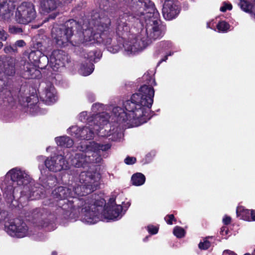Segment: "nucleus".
<instances>
[{"instance_id":"nucleus-17","label":"nucleus","mask_w":255,"mask_h":255,"mask_svg":"<svg viewBox=\"0 0 255 255\" xmlns=\"http://www.w3.org/2000/svg\"><path fill=\"white\" fill-rule=\"evenodd\" d=\"M57 2V0H40V8L43 12H50L56 9Z\"/></svg>"},{"instance_id":"nucleus-52","label":"nucleus","mask_w":255,"mask_h":255,"mask_svg":"<svg viewBox=\"0 0 255 255\" xmlns=\"http://www.w3.org/2000/svg\"><path fill=\"white\" fill-rule=\"evenodd\" d=\"M55 16H50V17L51 18H52V19L54 18H55Z\"/></svg>"},{"instance_id":"nucleus-23","label":"nucleus","mask_w":255,"mask_h":255,"mask_svg":"<svg viewBox=\"0 0 255 255\" xmlns=\"http://www.w3.org/2000/svg\"><path fill=\"white\" fill-rule=\"evenodd\" d=\"M145 180L144 175L141 173H136L131 177L132 183L135 186H140L143 184Z\"/></svg>"},{"instance_id":"nucleus-15","label":"nucleus","mask_w":255,"mask_h":255,"mask_svg":"<svg viewBox=\"0 0 255 255\" xmlns=\"http://www.w3.org/2000/svg\"><path fill=\"white\" fill-rule=\"evenodd\" d=\"M129 19L130 17L127 13H124L120 16L117 22V32L118 34H123L124 32L128 31L129 26L127 21Z\"/></svg>"},{"instance_id":"nucleus-13","label":"nucleus","mask_w":255,"mask_h":255,"mask_svg":"<svg viewBox=\"0 0 255 255\" xmlns=\"http://www.w3.org/2000/svg\"><path fill=\"white\" fill-rule=\"evenodd\" d=\"M179 13V7L172 0H166L164 2L162 8L164 18L168 20L175 18Z\"/></svg>"},{"instance_id":"nucleus-31","label":"nucleus","mask_w":255,"mask_h":255,"mask_svg":"<svg viewBox=\"0 0 255 255\" xmlns=\"http://www.w3.org/2000/svg\"><path fill=\"white\" fill-rule=\"evenodd\" d=\"M211 246V243L207 239H204L198 245V247L201 250H207Z\"/></svg>"},{"instance_id":"nucleus-9","label":"nucleus","mask_w":255,"mask_h":255,"mask_svg":"<svg viewBox=\"0 0 255 255\" xmlns=\"http://www.w3.org/2000/svg\"><path fill=\"white\" fill-rule=\"evenodd\" d=\"M36 16L34 5L31 2H23L15 12V20L19 23L26 24L33 20Z\"/></svg>"},{"instance_id":"nucleus-51","label":"nucleus","mask_w":255,"mask_h":255,"mask_svg":"<svg viewBox=\"0 0 255 255\" xmlns=\"http://www.w3.org/2000/svg\"><path fill=\"white\" fill-rule=\"evenodd\" d=\"M2 45H3L2 43L0 42V49L2 47Z\"/></svg>"},{"instance_id":"nucleus-3","label":"nucleus","mask_w":255,"mask_h":255,"mask_svg":"<svg viewBox=\"0 0 255 255\" xmlns=\"http://www.w3.org/2000/svg\"><path fill=\"white\" fill-rule=\"evenodd\" d=\"M100 176L98 173L92 172H82L75 180L74 184L68 187L60 186L52 192V202L56 205L66 216H70L76 211V205L79 206L84 203L83 198L77 196H83L96 189Z\"/></svg>"},{"instance_id":"nucleus-47","label":"nucleus","mask_w":255,"mask_h":255,"mask_svg":"<svg viewBox=\"0 0 255 255\" xmlns=\"http://www.w3.org/2000/svg\"><path fill=\"white\" fill-rule=\"evenodd\" d=\"M72 0H57V1L59 2H63V3H69Z\"/></svg>"},{"instance_id":"nucleus-21","label":"nucleus","mask_w":255,"mask_h":255,"mask_svg":"<svg viewBox=\"0 0 255 255\" xmlns=\"http://www.w3.org/2000/svg\"><path fill=\"white\" fill-rule=\"evenodd\" d=\"M236 213L237 216L240 217L241 219L246 221H251L250 216L251 214V210L245 209L243 206H240L237 207L236 210Z\"/></svg>"},{"instance_id":"nucleus-2","label":"nucleus","mask_w":255,"mask_h":255,"mask_svg":"<svg viewBox=\"0 0 255 255\" xmlns=\"http://www.w3.org/2000/svg\"><path fill=\"white\" fill-rule=\"evenodd\" d=\"M131 10L133 17L138 19L143 25L146 24L140 34L132 35L124 41L123 47L128 55L141 51L153 40L161 37L165 26L159 19V14L150 0H132Z\"/></svg>"},{"instance_id":"nucleus-11","label":"nucleus","mask_w":255,"mask_h":255,"mask_svg":"<svg viewBox=\"0 0 255 255\" xmlns=\"http://www.w3.org/2000/svg\"><path fill=\"white\" fill-rule=\"evenodd\" d=\"M45 165L50 171L53 172L66 170L69 168L68 163L61 155H56L50 158H47L45 161Z\"/></svg>"},{"instance_id":"nucleus-49","label":"nucleus","mask_w":255,"mask_h":255,"mask_svg":"<svg viewBox=\"0 0 255 255\" xmlns=\"http://www.w3.org/2000/svg\"><path fill=\"white\" fill-rule=\"evenodd\" d=\"M171 55V53H170V54H169V55ZM168 56V55H167L165 56V58H164V59H162V60H161L159 62V63H161V62H162V61H166V59H167V56Z\"/></svg>"},{"instance_id":"nucleus-54","label":"nucleus","mask_w":255,"mask_h":255,"mask_svg":"<svg viewBox=\"0 0 255 255\" xmlns=\"http://www.w3.org/2000/svg\"><path fill=\"white\" fill-rule=\"evenodd\" d=\"M33 54V52H31L30 54V56H31Z\"/></svg>"},{"instance_id":"nucleus-43","label":"nucleus","mask_w":255,"mask_h":255,"mask_svg":"<svg viewBox=\"0 0 255 255\" xmlns=\"http://www.w3.org/2000/svg\"><path fill=\"white\" fill-rule=\"evenodd\" d=\"M223 222L224 224L228 225L231 222V218L229 216H225L223 219Z\"/></svg>"},{"instance_id":"nucleus-42","label":"nucleus","mask_w":255,"mask_h":255,"mask_svg":"<svg viewBox=\"0 0 255 255\" xmlns=\"http://www.w3.org/2000/svg\"><path fill=\"white\" fill-rule=\"evenodd\" d=\"M7 213L5 211H0V222L5 219Z\"/></svg>"},{"instance_id":"nucleus-37","label":"nucleus","mask_w":255,"mask_h":255,"mask_svg":"<svg viewBox=\"0 0 255 255\" xmlns=\"http://www.w3.org/2000/svg\"><path fill=\"white\" fill-rule=\"evenodd\" d=\"M232 8L231 4H228L225 2L224 3L223 6L220 7V10L223 12L226 11L227 9L231 10Z\"/></svg>"},{"instance_id":"nucleus-18","label":"nucleus","mask_w":255,"mask_h":255,"mask_svg":"<svg viewBox=\"0 0 255 255\" xmlns=\"http://www.w3.org/2000/svg\"><path fill=\"white\" fill-rule=\"evenodd\" d=\"M48 221L46 219V215L43 214V210L40 211L37 214H34V224L41 227H46L48 225Z\"/></svg>"},{"instance_id":"nucleus-29","label":"nucleus","mask_w":255,"mask_h":255,"mask_svg":"<svg viewBox=\"0 0 255 255\" xmlns=\"http://www.w3.org/2000/svg\"><path fill=\"white\" fill-rule=\"evenodd\" d=\"M217 28L219 31L225 32L229 29L230 25L227 22L222 21L217 24Z\"/></svg>"},{"instance_id":"nucleus-36","label":"nucleus","mask_w":255,"mask_h":255,"mask_svg":"<svg viewBox=\"0 0 255 255\" xmlns=\"http://www.w3.org/2000/svg\"><path fill=\"white\" fill-rule=\"evenodd\" d=\"M165 220L167 222V224L171 225L172 224V221L175 220L174 215L172 214H170L166 216L165 217Z\"/></svg>"},{"instance_id":"nucleus-22","label":"nucleus","mask_w":255,"mask_h":255,"mask_svg":"<svg viewBox=\"0 0 255 255\" xmlns=\"http://www.w3.org/2000/svg\"><path fill=\"white\" fill-rule=\"evenodd\" d=\"M55 141L58 145L68 148L71 147L73 144V140L67 136L56 137Z\"/></svg>"},{"instance_id":"nucleus-55","label":"nucleus","mask_w":255,"mask_h":255,"mask_svg":"<svg viewBox=\"0 0 255 255\" xmlns=\"http://www.w3.org/2000/svg\"><path fill=\"white\" fill-rule=\"evenodd\" d=\"M153 83H155V81L154 79H153Z\"/></svg>"},{"instance_id":"nucleus-34","label":"nucleus","mask_w":255,"mask_h":255,"mask_svg":"<svg viewBox=\"0 0 255 255\" xmlns=\"http://www.w3.org/2000/svg\"><path fill=\"white\" fill-rule=\"evenodd\" d=\"M147 230L149 233L151 234H156L158 232V229L155 226L149 225L147 227Z\"/></svg>"},{"instance_id":"nucleus-8","label":"nucleus","mask_w":255,"mask_h":255,"mask_svg":"<svg viewBox=\"0 0 255 255\" xmlns=\"http://www.w3.org/2000/svg\"><path fill=\"white\" fill-rule=\"evenodd\" d=\"M5 231L13 237L23 238L32 234L26 224L18 219L10 220L4 224Z\"/></svg>"},{"instance_id":"nucleus-28","label":"nucleus","mask_w":255,"mask_h":255,"mask_svg":"<svg viewBox=\"0 0 255 255\" xmlns=\"http://www.w3.org/2000/svg\"><path fill=\"white\" fill-rule=\"evenodd\" d=\"M96 54L97 52H95V51H91L89 52V53L87 54V56H85V58L89 59L90 62H96V60L100 59L101 57L100 52L98 53L97 56H96Z\"/></svg>"},{"instance_id":"nucleus-1","label":"nucleus","mask_w":255,"mask_h":255,"mask_svg":"<svg viewBox=\"0 0 255 255\" xmlns=\"http://www.w3.org/2000/svg\"><path fill=\"white\" fill-rule=\"evenodd\" d=\"M154 90L151 86H142L138 92L133 94L130 100L124 103V107L127 112L120 107L109 106L107 110L112 112L109 116L107 112H102L95 117L94 122L89 121L88 123L82 128L80 138L90 140L94 137L95 133L99 136H110V139L117 140L122 136L118 128H114L112 132L108 125L109 119L119 124L127 122L129 126L136 127L147 122L150 119L149 112L153 102Z\"/></svg>"},{"instance_id":"nucleus-4","label":"nucleus","mask_w":255,"mask_h":255,"mask_svg":"<svg viewBox=\"0 0 255 255\" xmlns=\"http://www.w3.org/2000/svg\"><path fill=\"white\" fill-rule=\"evenodd\" d=\"M101 24L94 28H88L86 25L83 24L82 31H79L81 25L73 19L67 21L62 27H54L51 30V35L56 43L59 46H65L70 41V38L75 30H77L75 34L74 40L76 44L87 45V42L91 43L103 42L108 45L111 43V38H106L104 33L108 29L111 24V20L107 17L101 19Z\"/></svg>"},{"instance_id":"nucleus-41","label":"nucleus","mask_w":255,"mask_h":255,"mask_svg":"<svg viewBox=\"0 0 255 255\" xmlns=\"http://www.w3.org/2000/svg\"><path fill=\"white\" fill-rule=\"evenodd\" d=\"M25 45V43L23 40H19L16 41L15 42V44L13 45L14 47L17 48L18 47H22Z\"/></svg>"},{"instance_id":"nucleus-12","label":"nucleus","mask_w":255,"mask_h":255,"mask_svg":"<svg viewBox=\"0 0 255 255\" xmlns=\"http://www.w3.org/2000/svg\"><path fill=\"white\" fill-rule=\"evenodd\" d=\"M130 205L129 202H127L123 204V206L120 205L113 206L105 212L104 217L109 220H119L122 217Z\"/></svg>"},{"instance_id":"nucleus-7","label":"nucleus","mask_w":255,"mask_h":255,"mask_svg":"<svg viewBox=\"0 0 255 255\" xmlns=\"http://www.w3.org/2000/svg\"><path fill=\"white\" fill-rule=\"evenodd\" d=\"M84 203L79 204V206L76 205V210L78 208H81V215L82 221L88 224H94L97 223L100 220L99 212L98 211L96 206L93 204V202L87 199L84 200L83 199ZM76 213H72L73 215Z\"/></svg>"},{"instance_id":"nucleus-38","label":"nucleus","mask_w":255,"mask_h":255,"mask_svg":"<svg viewBox=\"0 0 255 255\" xmlns=\"http://www.w3.org/2000/svg\"><path fill=\"white\" fill-rule=\"evenodd\" d=\"M103 105L99 104V103H96L95 104H94L92 106V110L94 112H96L97 111H100V110L103 109Z\"/></svg>"},{"instance_id":"nucleus-53","label":"nucleus","mask_w":255,"mask_h":255,"mask_svg":"<svg viewBox=\"0 0 255 255\" xmlns=\"http://www.w3.org/2000/svg\"><path fill=\"white\" fill-rule=\"evenodd\" d=\"M244 255H251L250 253H246Z\"/></svg>"},{"instance_id":"nucleus-25","label":"nucleus","mask_w":255,"mask_h":255,"mask_svg":"<svg viewBox=\"0 0 255 255\" xmlns=\"http://www.w3.org/2000/svg\"><path fill=\"white\" fill-rule=\"evenodd\" d=\"M251 2H255V0H240L238 5L244 11H248L251 7Z\"/></svg>"},{"instance_id":"nucleus-20","label":"nucleus","mask_w":255,"mask_h":255,"mask_svg":"<svg viewBox=\"0 0 255 255\" xmlns=\"http://www.w3.org/2000/svg\"><path fill=\"white\" fill-rule=\"evenodd\" d=\"M25 76L27 78H35L40 73V71L37 70L34 66L28 63H26L24 66Z\"/></svg>"},{"instance_id":"nucleus-27","label":"nucleus","mask_w":255,"mask_h":255,"mask_svg":"<svg viewBox=\"0 0 255 255\" xmlns=\"http://www.w3.org/2000/svg\"><path fill=\"white\" fill-rule=\"evenodd\" d=\"M100 114V113L97 114L95 116H94V117L86 118V117H87V112H82L79 114V115L78 116V119L80 121H81L82 122H85L86 121H87V122L88 123L89 121H92V123H94V119H95V117L97 116V115H99Z\"/></svg>"},{"instance_id":"nucleus-48","label":"nucleus","mask_w":255,"mask_h":255,"mask_svg":"<svg viewBox=\"0 0 255 255\" xmlns=\"http://www.w3.org/2000/svg\"><path fill=\"white\" fill-rule=\"evenodd\" d=\"M225 232V234H227V230L226 229V228L225 227H223L222 229H221V233H222V234L223 235H224V232Z\"/></svg>"},{"instance_id":"nucleus-19","label":"nucleus","mask_w":255,"mask_h":255,"mask_svg":"<svg viewBox=\"0 0 255 255\" xmlns=\"http://www.w3.org/2000/svg\"><path fill=\"white\" fill-rule=\"evenodd\" d=\"M15 59L10 58L3 64V72L7 76H12L15 73Z\"/></svg>"},{"instance_id":"nucleus-44","label":"nucleus","mask_w":255,"mask_h":255,"mask_svg":"<svg viewBox=\"0 0 255 255\" xmlns=\"http://www.w3.org/2000/svg\"><path fill=\"white\" fill-rule=\"evenodd\" d=\"M251 8L248 11V12H251V16L255 19V4L254 5H251Z\"/></svg>"},{"instance_id":"nucleus-33","label":"nucleus","mask_w":255,"mask_h":255,"mask_svg":"<svg viewBox=\"0 0 255 255\" xmlns=\"http://www.w3.org/2000/svg\"><path fill=\"white\" fill-rule=\"evenodd\" d=\"M4 51L5 53L7 54H10L12 53H16L17 52V49L16 48L14 47V46L11 45H7L4 48Z\"/></svg>"},{"instance_id":"nucleus-5","label":"nucleus","mask_w":255,"mask_h":255,"mask_svg":"<svg viewBox=\"0 0 255 255\" xmlns=\"http://www.w3.org/2000/svg\"><path fill=\"white\" fill-rule=\"evenodd\" d=\"M1 188L6 202L12 207L17 205L15 198L19 191H20V202L22 201V198L36 200L42 197L40 188L35 186L29 175L25 171L17 167L6 173Z\"/></svg>"},{"instance_id":"nucleus-24","label":"nucleus","mask_w":255,"mask_h":255,"mask_svg":"<svg viewBox=\"0 0 255 255\" xmlns=\"http://www.w3.org/2000/svg\"><path fill=\"white\" fill-rule=\"evenodd\" d=\"M94 66L93 64L91 62L88 63L86 66L84 65L81 66L80 72L84 76H88L93 72L94 69Z\"/></svg>"},{"instance_id":"nucleus-14","label":"nucleus","mask_w":255,"mask_h":255,"mask_svg":"<svg viewBox=\"0 0 255 255\" xmlns=\"http://www.w3.org/2000/svg\"><path fill=\"white\" fill-rule=\"evenodd\" d=\"M41 98L47 105H51L56 101V91L53 85L50 84L47 86L42 93Z\"/></svg>"},{"instance_id":"nucleus-35","label":"nucleus","mask_w":255,"mask_h":255,"mask_svg":"<svg viewBox=\"0 0 255 255\" xmlns=\"http://www.w3.org/2000/svg\"><path fill=\"white\" fill-rule=\"evenodd\" d=\"M135 161H136V158L134 157L128 156L125 159V162L127 164H128V165L133 164L135 162Z\"/></svg>"},{"instance_id":"nucleus-6","label":"nucleus","mask_w":255,"mask_h":255,"mask_svg":"<svg viewBox=\"0 0 255 255\" xmlns=\"http://www.w3.org/2000/svg\"><path fill=\"white\" fill-rule=\"evenodd\" d=\"M111 148L110 144H100L95 141H82L77 146L80 152L72 155L71 162L74 166L85 167L92 163H100L102 160L101 151H105Z\"/></svg>"},{"instance_id":"nucleus-40","label":"nucleus","mask_w":255,"mask_h":255,"mask_svg":"<svg viewBox=\"0 0 255 255\" xmlns=\"http://www.w3.org/2000/svg\"><path fill=\"white\" fill-rule=\"evenodd\" d=\"M108 50L113 53H116L118 52L120 49V48L118 46L113 47L112 46H108L107 47Z\"/></svg>"},{"instance_id":"nucleus-26","label":"nucleus","mask_w":255,"mask_h":255,"mask_svg":"<svg viewBox=\"0 0 255 255\" xmlns=\"http://www.w3.org/2000/svg\"><path fill=\"white\" fill-rule=\"evenodd\" d=\"M69 133L77 138H80V132L82 130V128H78L77 126H72L70 127L68 129Z\"/></svg>"},{"instance_id":"nucleus-46","label":"nucleus","mask_w":255,"mask_h":255,"mask_svg":"<svg viewBox=\"0 0 255 255\" xmlns=\"http://www.w3.org/2000/svg\"><path fill=\"white\" fill-rule=\"evenodd\" d=\"M251 221H255V210H251Z\"/></svg>"},{"instance_id":"nucleus-39","label":"nucleus","mask_w":255,"mask_h":255,"mask_svg":"<svg viewBox=\"0 0 255 255\" xmlns=\"http://www.w3.org/2000/svg\"><path fill=\"white\" fill-rule=\"evenodd\" d=\"M7 37L6 32L1 27H0V39L2 40H6Z\"/></svg>"},{"instance_id":"nucleus-50","label":"nucleus","mask_w":255,"mask_h":255,"mask_svg":"<svg viewBox=\"0 0 255 255\" xmlns=\"http://www.w3.org/2000/svg\"><path fill=\"white\" fill-rule=\"evenodd\" d=\"M167 44V46H169H169H170V45H171V43H170V42H162V45H163L164 44Z\"/></svg>"},{"instance_id":"nucleus-10","label":"nucleus","mask_w":255,"mask_h":255,"mask_svg":"<svg viewBox=\"0 0 255 255\" xmlns=\"http://www.w3.org/2000/svg\"><path fill=\"white\" fill-rule=\"evenodd\" d=\"M43 58L47 60L49 66L54 71H58L63 68L67 59L65 52L60 50H54L49 57L46 56Z\"/></svg>"},{"instance_id":"nucleus-16","label":"nucleus","mask_w":255,"mask_h":255,"mask_svg":"<svg viewBox=\"0 0 255 255\" xmlns=\"http://www.w3.org/2000/svg\"><path fill=\"white\" fill-rule=\"evenodd\" d=\"M12 14V7L9 8L6 0H0V17L4 20H7Z\"/></svg>"},{"instance_id":"nucleus-32","label":"nucleus","mask_w":255,"mask_h":255,"mask_svg":"<svg viewBox=\"0 0 255 255\" xmlns=\"http://www.w3.org/2000/svg\"><path fill=\"white\" fill-rule=\"evenodd\" d=\"M22 30L20 27L13 25H10L9 27V32L12 34H18L22 32Z\"/></svg>"},{"instance_id":"nucleus-30","label":"nucleus","mask_w":255,"mask_h":255,"mask_svg":"<svg viewBox=\"0 0 255 255\" xmlns=\"http://www.w3.org/2000/svg\"><path fill=\"white\" fill-rule=\"evenodd\" d=\"M173 234L177 238H182L184 236L185 231L182 228L176 226L173 230Z\"/></svg>"},{"instance_id":"nucleus-45","label":"nucleus","mask_w":255,"mask_h":255,"mask_svg":"<svg viewBox=\"0 0 255 255\" xmlns=\"http://www.w3.org/2000/svg\"><path fill=\"white\" fill-rule=\"evenodd\" d=\"M222 255H237V254H236L234 252H233L232 251H231L229 250H225L223 252Z\"/></svg>"}]
</instances>
